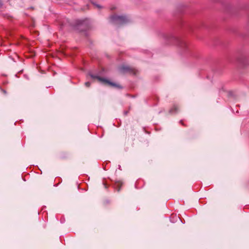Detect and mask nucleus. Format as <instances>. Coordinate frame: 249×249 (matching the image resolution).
Returning a JSON list of instances; mask_svg holds the SVG:
<instances>
[{
    "label": "nucleus",
    "mask_w": 249,
    "mask_h": 249,
    "mask_svg": "<svg viewBox=\"0 0 249 249\" xmlns=\"http://www.w3.org/2000/svg\"><path fill=\"white\" fill-rule=\"evenodd\" d=\"M174 107L175 108V110H177V107L176 106H174Z\"/></svg>",
    "instance_id": "obj_6"
},
{
    "label": "nucleus",
    "mask_w": 249,
    "mask_h": 249,
    "mask_svg": "<svg viewBox=\"0 0 249 249\" xmlns=\"http://www.w3.org/2000/svg\"><path fill=\"white\" fill-rule=\"evenodd\" d=\"M2 91H3V93H6V91H5V90H4L2 89Z\"/></svg>",
    "instance_id": "obj_9"
},
{
    "label": "nucleus",
    "mask_w": 249,
    "mask_h": 249,
    "mask_svg": "<svg viewBox=\"0 0 249 249\" xmlns=\"http://www.w3.org/2000/svg\"><path fill=\"white\" fill-rule=\"evenodd\" d=\"M170 112H173V109H171Z\"/></svg>",
    "instance_id": "obj_10"
},
{
    "label": "nucleus",
    "mask_w": 249,
    "mask_h": 249,
    "mask_svg": "<svg viewBox=\"0 0 249 249\" xmlns=\"http://www.w3.org/2000/svg\"><path fill=\"white\" fill-rule=\"evenodd\" d=\"M180 123L182 124V125H184L183 123V121L182 120H181L180 121Z\"/></svg>",
    "instance_id": "obj_7"
},
{
    "label": "nucleus",
    "mask_w": 249,
    "mask_h": 249,
    "mask_svg": "<svg viewBox=\"0 0 249 249\" xmlns=\"http://www.w3.org/2000/svg\"><path fill=\"white\" fill-rule=\"evenodd\" d=\"M104 185L106 188H107V186L106 184H104Z\"/></svg>",
    "instance_id": "obj_8"
},
{
    "label": "nucleus",
    "mask_w": 249,
    "mask_h": 249,
    "mask_svg": "<svg viewBox=\"0 0 249 249\" xmlns=\"http://www.w3.org/2000/svg\"><path fill=\"white\" fill-rule=\"evenodd\" d=\"M112 21H117L118 23H123L126 21V18L124 16H113L111 17Z\"/></svg>",
    "instance_id": "obj_2"
},
{
    "label": "nucleus",
    "mask_w": 249,
    "mask_h": 249,
    "mask_svg": "<svg viewBox=\"0 0 249 249\" xmlns=\"http://www.w3.org/2000/svg\"><path fill=\"white\" fill-rule=\"evenodd\" d=\"M90 85V83L89 82H87L85 83V86L87 87H89Z\"/></svg>",
    "instance_id": "obj_5"
},
{
    "label": "nucleus",
    "mask_w": 249,
    "mask_h": 249,
    "mask_svg": "<svg viewBox=\"0 0 249 249\" xmlns=\"http://www.w3.org/2000/svg\"><path fill=\"white\" fill-rule=\"evenodd\" d=\"M91 77L92 78H94V79L96 78V79H97L99 81H100L101 82H102V83H103L104 84H108L109 85L115 86V87H119V88L120 87L119 86H118L116 84L109 82L107 79H106L105 78H102V77H100L99 76H94L93 75H91Z\"/></svg>",
    "instance_id": "obj_1"
},
{
    "label": "nucleus",
    "mask_w": 249,
    "mask_h": 249,
    "mask_svg": "<svg viewBox=\"0 0 249 249\" xmlns=\"http://www.w3.org/2000/svg\"><path fill=\"white\" fill-rule=\"evenodd\" d=\"M122 183L120 181H118L115 183V187L117 189L118 191H119L121 187H122Z\"/></svg>",
    "instance_id": "obj_4"
},
{
    "label": "nucleus",
    "mask_w": 249,
    "mask_h": 249,
    "mask_svg": "<svg viewBox=\"0 0 249 249\" xmlns=\"http://www.w3.org/2000/svg\"><path fill=\"white\" fill-rule=\"evenodd\" d=\"M120 71L123 72L128 71L130 73H132L133 74L136 73V71L135 69H132L128 66H122L120 68Z\"/></svg>",
    "instance_id": "obj_3"
}]
</instances>
